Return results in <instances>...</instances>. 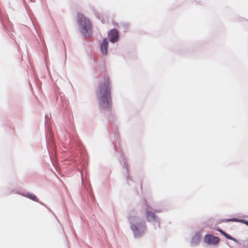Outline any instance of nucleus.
<instances>
[{
    "label": "nucleus",
    "instance_id": "obj_1",
    "mask_svg": "<svg viewBox=\"0 0 248 248\" xmlns=\"http://www.w3.org/2000/svg\"><path fill=\"white\" fill-rule=\"evenodd\" d=\"M111 86L108 77H105L96 90V94L100 108L109 110L111 107Z\"/></svg>",
    "mask_w": 248,
    "mask_h": 248
},
{
    "label": "nucleus",
    "instance_id": "obj_2",
    "mask_svg": "<svg viewBox=\"0 0 248 248\" xmlns=\"http://www.w3.org/2000/svg\"><path fill=\"white\" fill-rule=\"evenodd\" d=\"M77 22L79 25L81 32L85 36H90L92 33V23L82 14H77Z\"/></svg>",
    "mask_w": 248,
    "mask_h": 248
},
{
    "label": "nucleus",
    "instance_id": "obj_3",
    "mask_svg": "<svg viewBox=\"0 0 248 248\" xmlns=\"http://www.w3.org/2000/svg\"><path fill=\"white\" fill-rule=\"evenodd\" d=\"M219 238L216 236L211 234H207L205 236L204 241L209 244H217L219 242Z\"/></svg>",
    "mask_w": 248,
    "mask_h": 248
},
{
    "label": "nucleus",
    "instance_id": "obj_4",
    "mask_svg": "<svg viewBox=\"0 0 248 248\" xmlns=\"http://www.w3.org/2000/svg\"><path fill=\"white\" fill-rule=\"evenodd\" d=\"M118 31L116 29H113L108 33L109 41L112 43L115 42L118 38Z\"/></svg>",
    "mask_w": 248,
    "mask_h": 248
},
{
    "label": "nucleus",
    "instance_id": "obj_5",
    "mask_svg": "<svg viewBox=\"0 0 248 248\" xmlns=\"http://www.w3.org/2000/svg\"><path fill=\"white\" fill-rule=\"evenodd\" d=\"M146 218L148 221H156L157 218L155 214L151 211H146Z\"/></svg>",
    "mask_w": 248,
    "mask_h": 248
},
{
    "label": "nucleus",
    "instance_id": "obj_6",
    "mask_svg": "<svg viewBox=\"0 0 248 248\" xmlns=\"http://www.w3.org/2000/svg\"><path fill=\"white\" fill-rule=\"evenodd\" d=\"M108 47V41L107 39H104L101 45V50L103 54L106 55L107 54V50Z\"/></svg>",
    "mask_w": 248,
    "mask_h": 248
},
{
    "label": "nucleus",
    "instance_id": "obj_7",
    "mask_svg": "<svg viewBox=\"0 0 248 248\" xmlns=\"http://www.w3.org/2000/svg\"><path fill=\"white\" fill-rule=\"evenodd\" d=\"M130 229L133 232L135 237H139L140 235L138 232V228L136 225L132 224L130 225Z\"/></svg>",
    "mask_w": 248,
    "mask_h": 248
},
{
    "label": "nucleus",
    "instance_id": "obj_8",
    "mask_svg": "<svg viewBox=\"0 0 248 248\" xmlns=\"http://www.w3.org/2000/svg\"><path fill=\"white\" fill-rule=\"evenodd\" d=\"M25 196L35 201V202H38L37 198L36 197V196L35 195H34L33 194L27 193L26 194Z\"/></svg>",
    "mask_w": 248,
    "mask_h": 248
},
{
    "label": "nucleus",
    "instance_id": "obj_9",
    "mask_svg": "<svg viewBox=\"0 0 248 248\" xmlns=\"http://www.w3.org/2000/svg\"><path fill=\"white\" fill-rule=\"evenodd\" d=\"M199 241L200 237L198 235H195L192 238V243L195 244H198Z\"/></svg>",
    "mask_w": 248,
    "mask_h": 248
},
{
    "label": "nucleus",
    "instance_id": "obj_10",
    "mask_svg": "<svg viewBox=\"0 0 248 248\" xmlns=\"http://www.w3.org/2000/svg\"><path fill=\"white\" fill-rule=\"evenodd\" d=\"M224 236L226 238H227V239H228L234 241L235 242L236 241V239H235L234 238L232 237V236H231V235H230L229 234H228L227 233H225L224 234Z\"/></svg>",
    "mask_w": 248,
    "mask_h": 248
},
{
    "label": "nucleus",
    "instance_id": "obj_11",
    "mask_svg": "<svg viewBox=\"0 0 248 248\" xmlns=\"http://www.w3.org/2000/svg\"><path fill=\"white\" fill-rule=\"evenodd\" d=\"M218 231L224 236V234L225 233H226V232H223V231L221 230H218Z\"/></svg>",
    "mask_w": 248,
    "mask_h": 248
},
{
    "label": "nucleus",
    "instance_id": "obj_12",
    "mask_svg": "<svg viewBox=\"0 0 248 248\" xmlns=\"http://www.w3.org/2000/svg\"><path fill=\"white\" fill-rule=\"evenodd\" d=\"M218 231L224 236V234L225 233H226V232H223V231L221 230H218Z\"/></svg>",
    "mask_w": 248,
    "mask_h": 248
},
{
    "label": "nucleus",
    "instance_id": "obj_13",
    "mask_svg": "<svg viewBox=\"0 0 248 248\" xmlns=\"http://www.w3.org/2000/svg\"><path fill=\"white\" fill-rule=\"evenodd\" d=\"M245 223L248 225V221H245Z\"/></svg>",
    "mask_w": 248,
    "mask_h": 248
}]
</instances>
